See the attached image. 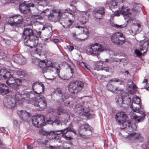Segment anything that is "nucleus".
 <instances>
[{
	"mask_svg": "<svg viewBox=\"0 0 149 149\" xmlns=\"http://www.w3.org/2000/svg\"><path fill=\"white\" fill-rule=\"evenodd\" d=\"M14 71L10 69H3L0 71V79H6V83L9 86L15 89L20 85L22 80L13 76Z\"/></svg>",
	"mask_w": 149,
	"mask_h": 149,
	"instance_id": "nucleus-1",
	"label": "nucleus"
},
{
	"mask_svg": "<svg viewBox=\"0 0 149 149\" xmlns=\"http://www.w3.org/2000/svg\"><path fill=\"white\" fill-rule=\"evenodd\" d=\"M126 117L127 115L124 112H120L116 114L115 118L116 121L120 125L122 123V128L125 129L130 127L132 129H135V128L133 127L135 126V124L131 125L130 120H125Z\"/></svg>",
	"mask_w": 149,
	"mask_h": 149,
	"instance_id": "nucleus-2",
	"label": "nucleus"
},
{
	"mask_svg": "<svg viewBox=\"0 0 149 149\" xmlns=\"http://www.w3.org/2000/svg\"><path fill=\"white\" fill-rule=\"evenodd\" d=\"M84 86V82L81 81L76 80L72 81L68 86V91L71 93H76L81 91Z\"/></svg>",
	"mask_w": 149,
	"mask_h": 149,
	"instance_id": "nucleus-3",
	"label": "nucleus"
},
{
	"mask_svg": "<svg viewBox=\"0 0 149 149\" xmlns=\"http://www.w3.org/2000/svg\"><path fill=\"white\" fill-rule=\"evenodd\" d=\"M32 104L40 111L43 110L47 106L45 99L42 95L37 96L32 101Z\"/></svg>",
	"mask_w": 149,
	"mask_h": 149,
	"instance_id": "nucleus-4",
	"label": "nucleus"
},
{
	"mask_svg": "<svg viewBox=\"0 0 149 149\" xmlns=\"http://www.w3.org/2000/svg\"><path fill=\"white\" fill-rule=\"evenodd\" d=\"M121 9L122 10L121 15H123L125 19H127V23H132L134 18L131 16L132 13L133 14L136 12V10L134 8L128 9L127 7L124 6H122Z\"/></svg>",
	"mask_w": 149,
	"mask_h": 149,
	"instance_id": "nucleus-5",
	"label": "nucleus"
},
{
	"mask_svg": "<svg viewBox=\"0 0 149 149\" xmlns=\"http://www.w3.org/2000/svg\"><path fill=\"white\" fill-rule=\"evenodd\" d=\"M111 41L116 45H122L125 41V36L122 33H115L110 36Z\"/></svg>",
	"mask_w": 149,
	"mask_h": 149,
	"instance_id": "nucleus-6",
	"label": "nucleus"
},
{
	"mask_svg": "<svg viewBox=\"0 0 149 149\" xmlns=\"http://www.w3.org/2000/svg\"><path fill=\"white\" fill-rule=\"evenodd\" d=\"M8 22L11 26L18 27L20 26L23 21L22 17L20 15H15L8 17Z\"/></svg>",
	"mask_w": 149,
	"mask_h": 149,
	"instance_id": "nucleus-7",
	"label": "nucleus"
},
{
	"mask_svg": "<svg viewBox=\"0 0 149 149\" xmlns=\"http://www.w3.org/2000/svg\"><path fill=\"white\" fill-rule=\"evenodd\" d=\"M45 117L40 115L33 116L32 118L33 124L37 127H41L43 126L45 123Z\"/></svg>",
	"mask_w": 149,
	"mask_h": 149,
	"instance_id": "nucleus-8",
	"label": "nucleus"
},
{
	"mask_svg": "<svg viewBox=\"0 0 149 149\" xmlns=\"http://www.w3.org/2000/svg\"><path fill=\"white\" fill-rule=\"evenodd\" d=\"M104 49L103 45L95 43L92 44L91 46L89 51L91 54L97 55L99 54V52L103 51Z\"/></svg>",
	"mask_w": 149,
	"mask_h": 149,
	"instance_id": "nucleus-9",
	"label": "nucleus"
},
{
	"mask_svg": "<svg viewBox=\"0 0 149 149\" xmlns=\"http://www.w3.org/2000/svg\"><path fill=\"white\" fill-rule=\"evenodd\" d=\"M61 12L59 10L54 9L48 15V19L51 21L57 22L61 17Z\"/></svg>",
	"mask_w": 149,
	"mask_h": 149,
	"instance_id": "nucleus-10",
	"label": "nucleus"
},
{
	"mask_svg": "<svg viewBox=\"0 0 149 149\" xmlns=\"http://www.w3.org/2000/svg\"><path fill=\"white\" fill-rule=\"evenodd\" d=\"M141 138L140 133L133 132L129 134L125 139V141L130 143H134Z\"/></svg>",
	"mask_w": 149,
	"mask_h": 149,
	"instance_id": "nucleus-11",
	"label": "nucleus"
},
{
	"mask_svg": "<svg viewBox=\"0 0 149 149\" xmlns=\"http://www.w3.org/2000/svg\"><path fill=\"white\" fill-rule=\"evenodd\" d=\"M76 28L79 29L81 28L83 31V33L78 34L77 35L78 37L76 38V39L78 41H82L85 40L88 36L89 32L87 28H84L78 26L76 27Z\"/></svg>",
	"mask_w": 149,
	"mask_h": 149,
	"instance_id": "nucleus-12",
	"label": "nucleus"
},
{
	"mask_svg": "<svg viewBox=\"0 0 149 149\" xmlns=\"http://www.w3.org/2000/svg\"><path fill=\"white\" fill-rule=\"evenodd\" d=\"M32 88L35 93L40 94L44 92L45 86L44 84L42 83L36 82L33 84Z\"/></svg>",
	"mask_w": 149,
	"mask_h": 149,
	"instance_id": "nucleus-13",
	"label": "nucleus"
},
{
	"mask_svg": "<svg viewBox=\"0 0 149 149\" xmlns=\"http://www.w3.org/2000/svg\"><path fill=\"white\" fill-rule=\"evenodd\" d=\"M61 130L62 132L61 136L66 140H70L72 139L71 136L72 135V134L69 132H72L75 134H76L75 131L73 129L70 127H67Z\"/></svg>",
	"mask_w": 149,
	"mask_h": 149,
	"instance_id": "nucleus-14",
	"label": "nucleus"
},
{
	"mask_svg": "<svg viewBox=\"0 0 149 149\" xmlns=\"http://www.w3.org/2000/svg\"><path fill=\"white\" fill-rule=\"evenodd\" d=\"M149 46V39L147 38L141 40L139 42V49L141 51H143V54H145L147 51Z\"/></svg>",
	"mask_w": 149,
	"mask_h": 149,
	"instance_id": "nucleus-15",
	"label": "nucleus"
},
{
	"mask_svg": "<svg viewBox=\"0 0 149 149\" xmlns=\"http://www.w3.org/2000/svg\"><path fill=\"white\" fill-rule=\"evenodd\" d=\"M34 33L31 29L29 28H25L23 32L22 38L26 40L30 39L31 37L33 36Z\"/></svg>",
	"mask_w": 149,
	"mask_h": 149,
	"instance_id": "nucleus-16",
	"label": "nucleus"
},
{
	"mask_svg": "<svg viewBox=\"0 0 149 149\" xmlns=\"http://www.w3.org/2000/svg\"><path fill=\"white\" fill-rule=\"evenodd\" d=\"M24 42L26 45L30 47L31 49L36 47L38 45V43L34 40H30V39L24 40Z\"/></svg>",
	"mask_w": 149,
	"mask_h": 149,
	"instance_id": "nucleus-17",
	"label": "nucleus"
},
{
	"mask_svg": "<svg viewBox=\"0 0 149 149\" xmlns=\"http://www.w3.org/2000/svg\"><path fill=\"white\" fill-rule=\"evenodd\" d=\"M28 7L27 4L21 3L19 5V10L23 14H26L30 11V9Z\"/></svg>",
	"mask_w": 149,
	"mask_h": 149,
	"instance_id": "nucleus-18",
	"label": "nucleus"
},
{
	"mask_svg": "<svg viewBox=\"0 0 149 149\" xmlns=\"http://www.w3.org/2000/svg\"><path fill=\"white\" fill-rule=\"evenodd\" d=\"M18 113L21 119L24 121L27 120L29 117L30 113L25 111L21 110L19 111Z\"/></svg>",
	"mask_w": 149,
	"mask_h": 149,
	"instance_id": "nucleus-19",
	"label": "nucleus"
},
{
	"mask_svg": "<svg viewBox=\"0 0 149 149\" xmlns=\"http://www.w3.org/2000/svg\"><path fill=\"white\" fill-rule=\"evenodd\" d=\"M9 93L8 87L3 83H0V93L5 95Z\"/></svg>",
	"mask_w": 149,
	"mask_h": 149,
	"instance_id": "nucleus-20",
	"label": "nucleus"
},
{
	"mask_svg": "<svg viewBox=\"0 0 149 149\" xmlns=\"http://www.w3.org/2000/svg\"><path fill=\"white\" fill-rule=\"evenodd\" d=\"M38 66L42 70V72L44 73L48 72V69H47L46 60H40L39 61Z\"/></svg>",
	"mask_w": 149,
	"mask_h": 149,
	"instance_id": "nucleus-21",
	"label": "nucleus"
},
{
	"mask_svg": "<svg viewBox=\"0 0 149 149\" xmlns=\"http://www.w3.org/2000/svg\"><path fill=\"white\" fill-rule=\"evenodd\" d=\"M108 90L110 91L113 93H118V92H121L123 91V89L118 87H115L113 85L110 84L107 86Z\"/></svg>",
	"mask_w": 149,
	"mask_h": 149,
	"instance_id": "nucleus-22",
	"label": "nucleus"
},
{
	"mask_svg": "<svg viewBox=\"0 0 149 149\" xmlns=\"http://www.w3.org/2000/svg\"><path fill=\"white\" fill-rule=\"evenodd\" d=\"M74 111L79 115H83L86 112L84 111V109L81 105L78 104L75 106Z\"/></svg>",
	"mask_w": 149,
	"mask_h": 149,
	"instance_id": "nucleus-23",
	"label": "nucleus"
},
{
	"mask_svg": "<svg viewBox=\"0 0 149 149\" xmlns=\"http://www.w3.org/2000/svg\"><path fill=\"white\" fill-rule=\"evenodd\" d=\"M89 125L88 123L81 125L79 128V133L81 136L82 133L88 131V130Z\"/></svg>",
	"mask_w": 149,
	"mask_h": 149,
	"instance_id": "nucleus-24",
	"label": "nucleus"
},
{
	"mask_svg": "<svg viewBox=\"0 0 149 149\" xmlns=\"http://www.w3.org/2000/svg\"><path fill=\"white\" fill-rule=\"evenodd\" d=\"M139 112L141 114L142 116L141 117L140 116H138L134 114H133L132 116V117L135 120V121L137 123H139L141 121L143 120L144 119V118L146 116L144 112L143 111H141Z\"/></svg>",
	"mask_w": 149,
	"mask_h": 149,
	"instance_id": "nucleus-25",
	"label": "nucleus"
},
{
	"mask_svg": "<svg viewBox=\"0 0 149 149\" xmlns=\"http://www.w3.org/2000/svg\"><path fill=\"white\" fill-rule=\"evenodd\" d=\"M5 104L6 106L8 108H10L15 105V100L13 97H10L8 99Z\"/></svg>",
	"mask_w": 149,
	"mask_h": 149,
	"instance_id": "nucleus-26",
	"label": "nucleus"
},
{
	"mask_svg": "<svg viewBox=\"0 0 149 149\" xmlns=\"http://www.w3.org/2000/svg\"><path fill=\"white\" fill-rule=\"evenodd\" d=\"M141 24L139 23H136L132 25L130 30V33H132V34L133 35H135L138 31V29L141 27Z\"/></svg>",
	"mask_w": 149,
	"mask_h": 149,
	"instance_id": "nucleus-27",
	"label": "nucleus"
},
{
	"mask_svg": "<svg viewBox=\"0 0 149 149\" xmlns=\"http://www.w3.org/2000/svg\"><path fill=\"white\" fill-rule=\"evenodd\" d=\"M124 94H125V96H124V104H125L128 105H130L131 101V96L128 95L126 92H124Z\"/></svg>",
	"mask_w": 149,
	"mask_h": 149,
	"instance_id": "nucleus-28",
	"label": "nucleus"
},
{
	"mask_svg": "<svg viewBox=\"0 0 149 149\" xmlns=\"http://www.w3.org/2000/svg\"><path fill=\"white\" fill-rule=\"evenodd\" d=\"M123 97L120 95H118L116 97L115 100L117 104L120 107H123V104H124V95H123Z\"/></svg>",
	"mask_w": 149,
	"mask_h": 149,
	"instance_id": "nucleus-29",
	"label": "nucleus"
},
{
	"mask_svg": "<svg viewBox=\"0 0 149 149\" xmlns=\"http://www.w3.org/2000/svg\"><path fill=\"white\" fill-rule=\"evenodd\" d=\"M81 15V18L80 19V21L82 24L85 23L88 21V16L86 13L85 12H83Z\"/></svg>",
	"mask_w": 149,
	"mask_h": 149,
	"instance_id": "nucleus-30",
	"label": "nucleus"
},
{
	"mask_svg": "<svg viewBox=\"0 0 149 149\" xmlns=\"http://www.w3.org/2000/svg\"><path fill=\"white\" fill-rule=\"evenodd\" d=\"M47 69L49 70V68H51L52 69L54 68L55 65L52 62V61L51 59H45Z\"/></svg>",
	"mask_w": 149,
	"mask_h": 149,
	"instance_id": "nucleus-31",
	"label": "nucleus"
},
{
	"mask_svg": "<svg viewBox=\"0 0 149 149\" xmlns=\"http://www.w3.org/2000/svg\"><path fill=\"white\" fill-rule=\"evenodd\" d=\"M130 107L134 112H139V109L141 107V105L140 104H134L132 103Z\"/></svg>",
	"mask_w": 149,
	"mask_h": 149,
	"instance_id": "nucleus-32",
	"label": "nucleus"
},
{
	"mask_svg": "<svg viewBox=\"0 0 149 149\" xmlns=\"http://www.w3.org/2000/svg\"><path fill=\"white\" fill-rule=\"evenodd\" d=\"M73 1H72L71 3L70 4V6H72L73 8V10H71L70 8L68 9H66L65 10V13H68L70 14V15H72L73 16L74 14V12L76 11V8L75 6H73Z\"/></svg>",
	"mask_w": 149,
	"mask_h": 149,
	"instance_id": "nucleus-33",
	"label": "nucleus"
},
{
	"mask_svg": "<svg viewBox=\"0 0 149 149\" xmlns=\"http://www.w3.org/2000/svg\"><path fill=\"white\" fill-rule=\"evenodd\" d=\"M30 92H28L26 91L24 93L22 94V101H23V100H29V101H30V100L29 99V98H30Z\"/></svg>",
	"mask_w": 149,
	"mask_h": 149,
	"instance_id": "nucleus-34",
	"label": "nucleus"
},
{
	"mask_svg": "<svg viewBox=\"0 0 149 149\" xmlns=\"http://www.w3.org/2000/svg\"><path fill=\"white\" fill-rule=\"evenodd\" d=\"M22 57L21 56L18 55H16L13 56V60L15 62L17 63H20L21 62L22 59Z\"/></svg>",
	"mask_w": 149,
	"mask_h": 149,
	"instance_id": "nucleus-35",
	"label": "nucleus"
},
{
	"mask_svg": "<svg viewBox=\"0 0 149 149\" xmlns=\"http://www.w3.org/2000/svg\"><path fill=\"white\" fill-rule=\"evenodd\" d=\"M15 98L17 101H22V93H20L19 92L16 93L15 95Z\"/></svg>",
	"mask_w": 149,
	"mask_h": 149,
	"instance_id": "nucleus-36",
	"label": "nucleus"
},
{
	"mask_svg": "<svg viewBox=\"0 0 149 149\" xmlns=\"http://www.w3.org/2000/svg\"><path fill=\"white\" fill-rule=\"evenodd\" d=\"M141 100L140 98L138 96H135V97H133L132 101V102L134 104H140Z\"/></svg>",
	"mask_w": 149,
	"mask_h": 149,
	"instance_id": "nucleus-37",
	"label": "nucleus"
},
{
	"mask_svg": "<svg viewBox=\"0 0 149 149\" xmlns=\"http://www.w3.org/2000/svg\"><path fill=\"white\" fill-rule=\"evenodd\" d=\"M74 23V21L71 19H69L65 23V25L63 26L64 27L66 26V28H69Z\"/></svg>",
	"mask_w": 149,
	"mask_h": 149,
	"instance_id": "nucleus-38",
	"label": "nucleus"
},
{
	"mask_svg": "<svg viewBox=\"0 0 149 149\" xmlns=\"http://www.w3.org/2000/svg\"><path fill=\"white\" fill-rule=\"evenodd\" d=\"M39 133L40 134L42 135L48 136L51 135V131L49 132L47 131L44 130L42 129L40 130L39 131Z\"/></svg>",
	"mask_w": 149,
	"mask_h": 149,
	"instance_id": "nucleus-39",
	"label": "nucleus"
},
{
	"mask_svg": "<svg viewBox=\"0 0 149 149\" xmlns=\"http://www.w3.org/2000/svg\"><path fill=\"white\" fill-rule=\"evenodd\" d=\"M104 16V15L101 14L99 12H97V11L95 10V16L96 18L97 19H100L102 18Z\"/></svg>",
	"mask_w": 149,
	"mask_h": 149,
	"instance_id": "nucleus-40",
	"label": "nucleus"
},
{
	"mask_svg": "<svg viewBox=\"0 0 149 149\" xmlns=\"http://www.w3.org/2000/svg\"><path fill=\"white\" fill-rule=\"evenodd\" d=\"M95 10L101 14H104V9L103 7L97 8L96 9H95Z\"/></svg>",
	"mask_w": 149,
	"mask_h": 149,
	"instance_id": "nucleus-41",
	"label": "nucleus"
},
{
	"mask_svg": "<svg viewBox=\"0 0 149 149\" xmlns=\"http://www.w3.org/2000/svg\"><path fill=\"white\" fill-rule=\"evenodd\" d=\"M79 65L81 68L84 69H87L88 70H90V69L86 65V64L84 62H80L79 63Z\"/></svg>",
	"mask_w": 149,
	"mask_h": 149,
	"instance_id": "nucleus-42",
	"label": "nucleus"
},
{
	"mask_svg": "<svg viewBox=\"0 0 149 149\" xmlns=\"http://www.w3.org/2000/svg\"><path fill=\"white\" fill-rule=\"evenodd\" d=\"M72 143L71 142L69 143H65L64 144L63 148L65 149H70L72 146Z\"/></svg>",
	"mask_w": 149,
	"mask_h": 149,
	"instance_id": "nucleus-43",
	"label": "nucleus"
},
{
	"mask_svg": "<svg viewBox=\"0 0 149 149\" xmlns=\"http://www.w3.org/2000/svg\"><path fill=\"white\" fill-rule=\"evenodd\" d=\"M56 72L58 76L60 78L64 80L68 79L66 77L64 76L63 77H62L60 76V74H59V73L60 72V70L58 68L56 69Z\"/></svg>",
	"mask_w": 149,
	"mask_h": 149,
	"instance_id": "nucleus-44",
	"label": "nucleus"
},
{
	"mask_svg": "<svg viewBox=\"0 0 149 149\" xmlns=\"http://www.w3.org/2000/svg\"><path fill=\"white\" fill-rule=\"evenodd\" d=\"M61 134H62V132L61 130H57L56 131H51V135L53 134L54 135H59Z\"/></svg>",
	"mask_w": 149,
	"mask_h": 149,
	"instance_id": "nucleus-45",
	"label": "nucleus"
},
{
	"mask_svg": "<svg viewBox=\"0 0 149 149\" xmlns=\"http://www.w3.org/2000/svg\"><path fill=\"white\" fill-rule=\"evenodd\" d=\"M48 122H50L51 123H55L57 125H62V123L59 120L56 119L54 120L53 122L52 121H51L50 120H48Z\"/></svg>",
	"mask_w": 149,
	"mask_h": 149,
	"instance_id": "nucleus-46",
	"label": "nucleus"
},
{
	"mask_svg": "<svg viewBox=\"0 0 149 149\" xmlns=\"http://www.w3.org/2000/svg\"><path fill=\"white\" fill-rule=\"evenodd\" d=\"M134 52L137 56L138 57H141L143 54H144L143 53H142L139 49H135L134 51Z\"/></svg>",
	"mask_w": 149,
	"mask_h": 149,
	"instance_id": "nucleus-47",
	"label": "nucleus"
},
{
	"mask_svg": "<svg viewBox=\"0 0 149 149\" xmlns=\"http://www.w3.org/2000/svg\"><path fill=\"white\" fill-rule=\"evenodd\" d=\"M64 109L62 107H59L57 109V113H58V115H60L61 113L63 112Z\"/></svg>",
	"mask_w": 149,
	"mask_h": 149,
	"instance_id": "nucleus-48",
	"label": "nucleus"
},
{
	"mask_svg": "<svg viewBox=\"0 0 149 149\" xmlns=\"http://www.w3.org/2000/svg\"><path fill=\"white\" fill-rule=\"evenodd\" d=\"M133 84V85L132 86H129V87L130 88H131L132 89H133L135 91L137 89V87L136 86V84L133 83V82H132Z\"/></svg>",
	"mask_w": 149,
	"mask_h": 149,
	"instance_id": "nucleus-49",
	"label": "nucleus"
},
{
	"mask_svg": "<svg viewBox=\"0 0 149 149\" xmlns=\"http://www.w3.org/2000/svg\"><path fill=\"white\" fill-rule=\"evenodd\" d=\"M122 10L116 11L115 12V15L116 16H119L120 14H121Z\"/></svg>",
	"mask_w": 149,
	"mask_h": 149,
	"instance_id": "nucleus-50",
	"label": "nucleus"
},
{
	"mask_svg": "<svg viewBox=\"0 0 149 149\" xmlns=\"http://www.w3.org/2000/svg\"><path fill=\"white\" fill-rule=\"evenodd\" d=\"M102 70H104L106 72H108L109 70V67H102Z\"/></svg>",
	"mask_w": 149,
	"mask_h": 149,
	"instance_id": "nucleus-51",
	"label": "nucleus"
},
{
	"mask_svg": "<svg viewBox=\"0 0 149 149\" xmlns=\"http://www.w3.org/2000/svg\"><path fill=\"white\" fill-rule=\"evenodd\" d=\"M34 52L35 53L38 54L40 55V50L36 49L34 50Z\"/></svg>",
	"mask_w": 149,
	"mask_h": 149,
	"instance_id": "nucleus-52",
	"label": "nucleus"
},
{
	"mask_svg": "<svg viewBox=\"0 0 149 149\" xmlns=\"http://www.w3.org/2000/svg\"><path fill=\"white\" fill-rule=\"evenodd\" d=\"M67 47L68 50L70 51H72L74 49V47L71 46H67Z\"/></svg>",
	"mask_w": 149,
	"mask_h": 149,
	"instance_id": "nucleus-53",
	"label": "nucleus"
},
{
	"mask_svg": "<svg viewBox=\"0 0 149 149\" xmlns=\"http://www.w3.org/2000/svg\"><path fill=\"white\" fill-rule=\"evenodd\" d=\"M56 91L59 94L62 95V92L60 88H58L56 90Z\"/></svg>",
	"mask_w": 149,
	"mask_h": 149,
	"instance_id": "nucleus-54",
	"label": "nucleus"
},
{
	"mask_svg": "<svg viewBox=\"0 0 149 149\" xmlns=\"http://www.w3.org/2000/svg\"><path fill=\"white\" fill-rule=\"evenodd\" d=\"M52 40H53V41L56 43H58L59 42V40L57 39L54 38Z\"/></svg>",
	"mask_w": 149,
	"mask_h": 149,
	"instance_id": "nucleus-55",
	"label": "nucleus"
},
{
	"mask_svg": "<svg viewBox=\"0 0 149 149\" xmlns=\"http://www.w3.org/2000/svg\"><path fill=\"white\" fill-rule=\"evenodd\" d=\"M27 6H29L28 8H29L31 6L32 7H33L34 6V5L33 3H28L27 4Z\"/></svg>",
	"mask_w": 149,
	"mask_h": 149,
	"instance_id": "nucleus-56",
	"label": "nucleus"
},
{
	"mask_svg": "<svg viewBox=\"0 0 149 149\" xmlns=\"http://www.w3.org/2000/svg\"><path fill=\"white\" fill-rule=\"evenodd\" d=\"M27 149H32L33 147L31 145H27Z\"/></svg>",
	"mask_w": 149,
	"mask_h": 149,
	"instance_id": "nucleus-57",
	"label": "nucleus"
},
{
	"mask_svg": "<svg viewBox=\"0 0 149 149\" xmlns=\"http://www.w3.org/2000/svg\"><path fill=\"white\" fill-rule=\"evenodd\" d=\"M143 83H146V84L147 85V84H148V80L147 79H144L143 81Z\"/></svg>",
	"mask_w": 149,
	"mask_h": 149,
	"instance_id": "nucleus-58",
	"label": "nucleus"
},
{
	"mask_svg": "<svg viewBox=\"0 0 149 149\" xmlns=\"http://www.w3.org/2000/svg\"><path fill=\"white\" fill-rule=\"evenodd\" d=\"M115 27L117 28H122V25H119L116 24L115 25Z\"/></svg>",
	"mask_w": 149,
	"mask_h": 149,
	"instance_id": "nucleus-59",
	"label": "nucleus"
},
{
	"mask_svg": "<svg viewBox=\"0 0 149 149\" xmlns=\"http://www.w3.org/2000/svg\"><path fill=\"white\" fill-rule=\"evenodd\" d=\"M59 137L58 136H56L54 137V139H54L56 140H57L59 139Z\"/></svg>",
	"mask_w": 149,
	"mask_h": 149,
	"instance_id": "nucleus-60",
	"label": "nucleus"
},
{
	"mask_svg": "<svg viewBox=\"0 0 149 149\" xmlns=\"http://www.w3.org/2000/svg\"><path fill=\"white\" fill-rule=\"evenodd\" d=\"M69 67L70 69L71 73L72 74H73L74 73L73 69L70 66H69Z\"/></svg>",
	"mask_w": 149,
	"mask_h": 149,
	"instance_id": "nucleus-61",
	"label": "nucleus"
},
{
	"mask_svg": "<svg viewBox=\"0 0 149 149\" xmlns=\"http://www.w3.org/2000/svg\"><path fill=\"white\" fill-rule=\"evenodd\" d=\"M115 80V81L117 82H119V79L118 78H114V79Z\"/></svg>",
	"mask_w": 149,
	"mask_h": 149,
	"instance_id": "nucleus-62",
	"label": "nucleus"
},
{
	"mask_svg": "<svg viewBox=\"0 0 149 149\" xmlns=\"http://www.w3.org/2000/svg\"><path fill=\"white\" fill-rule=\"evenodd\" d=\"M119 81H120L119 82H120V84L122 85L124 83L123 81L120 80Z\"/></svg>",
	"mask_w": 149,
	"mask_h": 149,
	"instance_id": "nucleus-63",
	"label": "nucleus"
},
{
	"mask_svg": "<svg viewBox=\"0 0 149 149\" xmlns=\"http://www.w3.org/2000/svg\"><path fill=\"white\" fill-rule=\"evenodd\" d=\"M14 124L16 125H17L18 124V122L16 120H14Z\"/></svg>",
	"mask_w": 149,
	"mask_h": 149,
	"instance_id": "nucleus-64",
	"label": "nucleus"
}]
</instances>
